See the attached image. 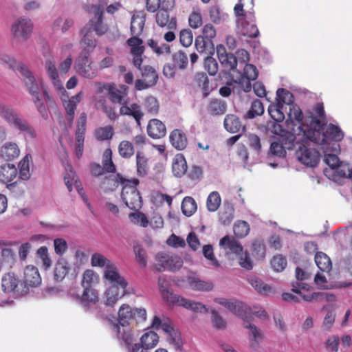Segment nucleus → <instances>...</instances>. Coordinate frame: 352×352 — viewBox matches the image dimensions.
<instances>
[{
    "label": "nucleus",
    "instance_id": "1",
    "mask_svg": "<svg viewBox=\"0 0 352 352\" xmlns=\"http://www.w3.org/2000/svg\"><path fill=\"white\" fill-rule=\"evenodd\" d=\"M0 62L20 74L26 90L33 98V102L37 111L44 120H47L49 118L48 108L54 104V101L44 87L42 80L37 78L25 65L17 62L8 55H1Z\"/></svg>",
    "mask_w": 352,
    "mask_h": 352
},
{
    "label": "nucleus",
    "instance_id": "2",
    "mask_svg": "<svg viewBox=\"0 0 352 352\" xmlns=\"http://www.w3.org/2000/svg\"><path fill=\"white\" fill-rule=\"evenodd\" d=\"M300 129L305 138L318 145L340 142L344 138V133L338 126L322 122L311 113L305 119Z\"/></svg>",
    "mask_w": 352,
    "mask_h": 352
},
{
    "label": "nucleus",
    "instance_id": "3",
    "mask_svg": "<svg viewBox=\"0 0 352 352\" xmlns=\"http://www.w3.org/2000/svg\"><path fill=\"white\" fill-rule=\"evenodd\" d=\"M129 87L126 85H121L116 87L113 85L107 93L109 100L113 104H120V115L132 117L138 126H141V120L144 116V113L141 107L138 103L129 104V98L128 96Z\"/></svg>",
    "mask_w": 352,
    "mask_h": 352
},
{
    "label": "nucleus",
    "instance_id": "4",
    "mask_svg": "<svg viewBox=\"0 0 352 352\" xmlns=\"http://www.w3.org/2000/svg\"><path fill=\"white\" fill-rule=\"evenodd\" d=\"M0 117L10 126L25 133L28 138H36V133L34 129L26 120L21 118L11 106L0 103Z\"/></svg>",
    "mask_w": 352,
    "mask_h": 352
},
{
    "label": "nucleus",
    "instance_id": "5",
    "mask_svg": "<svg viewBox=\"0 0 352 352\" xmlns=\"http://www.w3.org/2000/svg\"><path fill=\"white\" fill-rule=\"evenodd\" d=\"M120 183L123 185L121 192L122 201L131 210L138 211L142 206V197L137 189L139 180L135 178L130 180L121 178Z\"/></svg>",
    "mask_w": 352,
    "mask_h": 352
},
{
    "label": "nucleus",
    "instance_id": "6",
    "mask_svg": "<svg viewBox=\"0 0 352 352\" xmlns=\"http://www.w3.org/2000/svg\"><path fill=\"white\" fill-rule=\"evenodd\" d=\"M1 287L5 293L12 294L14 297H21L27 294L25 283L14 272L6 273L2 276Z\"/></svg>",
    "mask_w": 352,
    "mask_h": 352
},
{
    "label": "nucleus",
    "instance_id": "7",
    "mask_svg": "<svg viewBox=\"0 0 352 352\" xmlns=\"http://www.w3.org/2000/svg\"><path fill=\"white\" fill-rule=\"evenodd\" d=\"M90 53L88 50L84 49L80 53L75 63L76 72L84 78L92 79L97 76L98 71L92 65Z\"/></svg>",
    "mask_w": 352,
    "mask_h": 352
},
{
    "label": "nucleus",
    "instance_id": "8",
    "mask_svg": "<svg viewBox=\"0 0 352 352\" xmlns=\"http://www.w3.org/2000/svg\"><path fill=\"white\" fill-rule=\"evenodd\" d=\"M171 60L173 63H168L163 67V74L168 78H174L178 69L184 70L188 65V56L183 50L173 53Z\"/></svg>",
    "mask_w": 352,
    "mask_h": 352
},
{
    "label": "nucleus",
    "instance_id": "9",
    "mask_svg": "<svg viewBox=\"0 0 352 352\" xmlns=\"http://www.w3.org/2000/svg\"><path fill=\"white\" fill-rule=\"evenodd\" d=\"M155 260L157 261L155 267L158 271L163 270L175 271L183 265V261L179 256L166 252L157 253L155 256Z\"/></svg>",
    "mask_w": 352,
    "mask_h": 352
},
{
    "label": "nucleus",
    "instance_id": "10",
    "mask_svg": "<svg viewBox=\"0 0 352 352\" xmlns=\"http://www.w3.org/2000/svg\"><path fill=\"white\" fill-rule=\"evenodd\" d=\"M87 129V113L82 112L80 113L76 125L75 133L76 145L75 154L78 158H80L83 153L84 140Z\"/></svg>",
    "mask_w": 352,
    "mask_h": 352
},
{
    "label": "nucleus",
    "instance_id": "11",
    "mask_svg": "<svg viewBox=\"0 0 352 352\" xmlns=\"http://www.w3.org/2000/svg\"><path fill=\"white\" fill-rule=\"evenodd\" d=\"M33 30V23L31 20L21 17L12 25V32L16 38L26 41L30 36Z\"/></svg>",
    "mask_w": 352,
    "mask_h": 352
},
{
    "label": "nucleus",
    "instance_id": "12",
    "mask_svg": "<svg viewBox=\"0 0 352 352\" xmlns=\"http://www.w3.org/2000/svg\"><path fill=\"white\" fill-rule=\"evenodd\" d=\"M240 69V74L242 77L240 82H234V83L241 85L244 87L245 91H249L251 89L252 80L257 78L258 72L257 68L252 64L245 63L243 66H239Z\"/></svg>",
    "mask_w": 352,
    "mask_h": 352
},
{
    "label": "nucleus",
    "instance_id": "13",
    "mask_svg": "<svg viewBox=\"0 0 352 352\" xmlns=\"http://www.w3.org/2000/svg\"><path fill=\"white\" fill-rule=\"evenodd\" d=\"M296 154L299 161L307 166H316L320 160L318 151L305 146H300L297 151Z\"/></svg>",
    "mask_w": 352,
    "mask_h": 352
},
{
    "label": "nucleus",
    "instance_id": "14",
    "mask_svg": "<svg viewBox=\"0 0 352 352\" xmlns=\"http://www.w3.org/2000/svg\"><path fill=\"white\" fill-rule=\"evenodd\" d=\"M223 59L225 60L221 59L219 62L225 69H228L229 76L232 80L233 82H240L242 77L240 74V69H238L237 67L239 66L237 58L232 54H229L223 57Z\"/></svg>",
    "mask_w": 352,
    "mask_h": 352
},
{
    "label": "nucleus",
    "instance_id": "15",
    "mask_svg": "<svg viewBox=\"0 0 352 352\" xmlns=\"http://www.w3.org/2000/svg\"><path fill=\"white\" fill-rule=\"evenodd\" d=\"M215 301L226 307L234 314L241 318H245L247 313L250 311V307L240 301H230L226 298H218Z\"/></svg>",
    "mask_w": 352,
    "mask_h": 352
},
{
    "label": "nucleus",
    "instance_id": "16",
    "mask_svg": "<svg viewBox=\"0 0 352 352\" xmlns=\"http://www.w3.org/2000/svg\"><path fill=\"white\" fill-rule=\"evenodd\" d=\"M103 278L111 286L126 287L128 285L124 278L120 276L115 264L109 265L107 269H104Z\"/></svg>",
    "mask_w": 352,
    "mask_h": 352
},
{
    "label": "nucleus",
    "instance_id": "17",
    "mask_svg": "<svg viewBox=\"0 0 352 352\" xmlns=\"http://www.w3.org/2000/svg\"><path fill=\"white\" fill-rule=\"evenodd\" d=\"M27 287V294L30 287H36L41 283V277L37 267L33 265H28L23 272L21 279Z\"/></svg>",
    "mask_w": 352,
    "mask_h": 352
},
{
    "label": "nucleus",
    "instance_id": "18",
    "mask_svg": "<svg viewBox=\"0 0 352 352\" xmlns=\"http://www.w3.org/2000/svg\"><path fill=\"white\" fill-rule=\"evenodd\" d=\"M60 99L63 102V105L67 113V120L69 124H72L75 116V111L78 104L82 100V92H79L76 95L71 97L68 100H65L66 93H60Z\"/></svg>",
    "mask_w": 352,
    "mask_h": 352
},
{
    "label": "nucleus",
    "instance_id": "19",
    "mask_svg": "<svg viewBox=\"0 0 352 352\" xmlns=\"http://www.w3.org/2000/svg\"><path fill=\"white\" fill-rule=\"evenodd\" d=\"M157 25L165 29L177 30V19L175 16L170 15L169 12L158 10L155 14Z\"/></svg>",
    "mask_w": 352,
    "mask_h": 352
},
{
    "label": "nucleus",
    "instance_id": "20",
    "mask_svg": "<svg viewBox=\"0 0 352 352\" xmlns=\"http://www.w3.org/2000/svg\"><path fill=\"white\" fill-rule=\"evenodd\" d=\"M146 131L148 136L153 139H160L166 134L165 124L161 120L156 118L149 120Z\"/></svg>",
    "mask_w": 352,
    "mask_h": 352
},
{
    "label": "nucleus",
    "instance_id": "21",
    "mask_svg": "<svg viewBox=\"0 0 352 352\" xmlns=\"http://www.w3.org/2000/svg\"><path fill=\"white\" fill-rule=\"evenodd\" d=\"M45 66L47 69V74L57 91L59 93H66V91L59 78L55 62L52 60H46Z\"/></svg>",
    "mask_w": 352,
    "mask_h": 352
},
{
    "label": "nucleus",
    "instance_id": "22",
    "mask_svg": "<svg viewBox=\"0 0 352 352\" xmlns=\"http://www.w3.org/2000/svg\"><path fill=\"white\" fill-rule=\"evenodd\" d=\"M20 149L16 143L8 142L0 146V158L11 161L19 156Z\"/></svg>",
    "mask_w": 352,
    "mask_h": 352
},
{
    "label": "nucleus",
    "instance_id": "23",
    "mask_svg": "<svg viewBox=\"0 0 352 352\" xmlns=\"http://www.w3.org/2000/svg\"><path fill=\"white\" fill-rule=\"evenodd\" d=\"M128 294L126 287L110 286L105 292L106 305L113 306L117 301Z\"/></svg>",
    "mask_w": 352,
    "mask_h": 352
},
{
    "label": "nucleus",
    "instance_id": "24",
    "mask_svg": "<svg viewBox=\"0 0 352 352\" xmlns=\"http://www.w3.org/2000/svg\"><path fill=\"white\" fill-rule=\"evenodd\" d=\"M172 146L178 151L184 150L188 145L187 137L182 130H173L169 136Z\"/></svg>",
    "mask_w": 352,
    "mask_h": 352
},
{
    "label": "nucleus",
    "instance_id": "25",
    "mask_svg": "<svg viewBox=\"0 0 352 352\" xmlns=\"http://www.w3.org/2000/svg\"><path fill=\"white\" fill-rule=\"evenodd\" d=\"M313 115L312 112H308L305 116H303L302 111L297 104H292L289 107V111L288 113V120L287 122H291L294 125L297 124H300L298 126L300 131V126L303 123L305 119L310 114Z\"/></svg>",
    "mask_w": 352,
    "mask_h": 352
},
{
    "label": "nucleus",
    "instance_id": "26",
    "mask_svg": "<svg viewBox=\"0 0 352 352\" xmlns=\"http://www.w3.org/2000/svg\"><path fill=\"white\" fill-rule=\"evenodd\" d=\"M71 268L65 258H60L56 263L54 270V279L56 282H61L69 274Z\"/></svg>",
    "mask_w": 352,
    "mask_h": 352
},
{
    "label": "nucleus",
    "instance_id": "27",
    "mask_svg": "<svg viewBox=\"0 0 352 352\" xmlns=\"http://www.w3.org/2000/svg\"><path fill=\"white\" fill-rule=\"evenodd\" d=\"M18 171L13 164H6L0 166V182L9 183L12 182L17 175Z\"/></svg>",
    "mask_w": 352,
    "mask_h": 352
},
{
    "label": "nucleus",
    "instance_id": "28",
    "mask_svg": "<svg viewBox=\"0 0 352 352\" xmlns=\"http://www.w3.org/2000/svg\"><path fill=\"white\" fill-rule=\"evenodd\" d=\"M187 163L182 154H177L173 159L172 164V170L175 176L180 177L184 175L187 170Z\"/></svg>",
    "mask_w": 352,
    "mask_h": 352
},
{
    "label": "nucleus",
    "instance_id": "29",
    "mask_svg": "<svg viewBox=\"0 0 352 352\" xmlns=\"http://www.w3.org/2000/svg\"><path fill=\"white\" fill-rule=\"evenodd\" d=\"M136 168L137 175L143 177L146 176L149 170L148 160L146 155L141 151H138L136 154Z\"/></svg>",
    "mask_w": 352,
    "mask_h": 352
},
{
    "label": "nucleus",
    "instance_id": "30",
    "mask_svg": "<svg viewBox=\"0 0 352 352\" xmlns=\"http://www.w3.org/2000/svg\"><path fill=\"white\" fill-rule=\"evenodd\" d=\"M147 45L157 56H168L171 53V48L168 44L159 43L151 38L147 41Z\"/></svg>",
    "mask_w": 352,
    "mask_h": 352
},
{
    "label": "nucleus",
    "instance_id": "31",
    "mask_svg": "<svg viewBox=\"0 0 352 352\" xmlns=\"http://www.w3.org/2000/svg\"><path fill=\"white\" fill-rule=\"evenodd\" d=\"M140 345L146 350L155 347L159 342L158 335L152 331L146 332L140 338Z\"/></svg>",
    "mask_w": 352,
    "mask_h": 352
},
{
    "label": "nucleus",
    "instance_id": "32",
    "mask_svg": "<svg viewBox=\"0 0 352 352\" xmlns=\"http://www.w3.org/2000/svg\"><path fill=\"white\" fill-rule=\"evenodd\" d=\"M77 299L85 306H88L90 304H95L98 301V294L91 287L85 288L82 296H77Z\"/></svg>",
    "mask_w": 352,
    "mask_h": 352
},
{
    "label": "nucleus",
    "instance_id": "33",
    "mask_svg": "<svg viewBox=\"0 0 352 352\" xmlns=\"http://www.w3.org/2000/svg\"><path fill=\"white\" fill-rule=\"evenodd\" d=\"M225 129L230 133H236L241 129L242 124L239 118L234 114H228L224 118Z\"/></svg>",
    "mask_w": 352,
    "mask_h": 352
},
{
    "label": "nucleus",
    "instance_id": "34",
    "mask_svg": "<svg viewBox=\"0 0 352 352\" xmlns=\"http://www.w3.org/2000/svg\"><path fill=\"white\" fill-rule=\"evenodd\" d=\"M219 244L236 254H239L243 252L241 245L234 238H230L228 236L223 237L220 240Z\"/></svg>",
    "mask_w": 352,
    "mask_h": 352
},
{
    "label": "nucleus",
    "instance_id": "35",
    "mask_svg": "<svg viewBox=\"0 0 352 352\" xmlns=\"http://www.w3.org/2000/svg\"><path fill=\"white\" fill-rule=\"evenodd\" d=\"M315 263L322 272H329L332 269V263L329 257L322 252H316Z\"/></svg>",
    "mask_w": 352,
    "mask_h": 352
},
{
    "label": "nucleus",
    "instance_id": "36",
    "mask_svg": "<svg viewBox=\"0 0 352 352\" xmlns=\"http://www.w3.org/2000/svg\"><path fill=\"white\" fill-rule=\"evenodd\" d=\"M190 287L195 291L208 292L213 288V284L210 281L202 280L198 278L191 277L188 280Z\"/></svg>",
    "mask_w": 352,
    "mask_h": 352
},
{
    "label": "nucleus",
    "instance_id": "37",
    "mask_svg": "<svg viewBox=\"0 0 352 352\" xmlns=\"http://www.w3.org/2000/svg\"><path fill=\"white\" fill-rule=\"evenodd\" d=\"M226 104L223 100L212 99L208 106V111L212 116H220L226 113Z\"/></svg>",
    "mask_w": 352,
    "mask_h": 352
},
{
    "label": "nucleus",
    "instance_id": "38",
    "mask_svg": "<svg viewBox=\"0 0 352 352\" xmlns=\"http://www.w3.org/2000/svg\"><path fill=\"white\" fill-rule=\"evenodd\" d=\"M145 23V19L140 14H133L131 22V33L134 36L142 34Z\"/></svg>",
    "mask_w": 352,
    "mask_h": 352
},
{
    "label": "nucleus",
    "instance_id": "39",
    "mask_svg": "<svg viewBox=\"0 0 352 352\" xmlns=\"http://www.w3.org/2000/svg\"><path fill=\"white\" fill-rule=\"evenodd\" d=\"M91 27L94 31L99 35H103L108 30V26L103 22V14L102 12H98L96 15V18L90 21Z\"/></svg>",
    "mask_w": 352,
    "mask_h": 352
},
{
    "label": "nucleus",
    "instance_id": "40",
    "mask_svg": "<svg viewBox=\"0 0 352 352\" xmlns=\"http://www.w3.org/2000/svg\"><path fill=\"white\" fill-rule=\"evenodd\" d=\"M252 318L251 314V309L247 313V316L245 318H241L243 320V327L244 328L249 329L250 330V334L249 338H257L262 339V333L256 326L250 323V321Z\"/></svg>",
    "mask_w": 352,
    "mask_h": 352
},
{
    "label": "nucleus",
    "instance_id": "41",
    "mask_svg": "<svg viewBox=\"0 0 352 352\" xmlns=\"http://www.w3.org/2000/svg\"><path fill=\"white\" fill-rule=\"evenodd\" d=\"M283 104L280 102L276 104H271L268 107V112L271 118L276 122H280L285 119V114L283 112Z\"/></svg>",
    "mask_w": 352,
    "mask_h": 352
},
{
    "label": "nucleus",
    "instance_id": "42",
    "mask_svg": "<svg viewBox=\"0 0 352 352\" xmlns=\"http://www.w3.org/2000/svg\"><path fill=\"white\" fill-rule=\"evenodd\" d=\"M151 327L155 329H162L167 334L175 329L172 322L168 318L162 320L157 316L153 318Z\"/></svg>",
    "mask_w": 352,
    "mask_h": 352
},
{
    "label": "nucleus",
    "instance_id": "43",
    "mask_svg": "<svg viewBox=\"0 0 352 352\" xmlns=\"http://www.w3.org/2000/svg\"><path fill=\"white\" fill-rule=\"evenodd\" d=\"M142 77L152 86L157 84L158 80V74L152 66L145 65L142 67Z\"/></svg>",
    "mask_w": 352,
    "mask_h": 352
},
{
    "label": "nucleus",
    "instance_id": "44",
    "mask_svg": "<svg viewBox=\"0 0 352 352\" xmlns=\"http://www.w3.org/2000/svg\"><path fill=\"white\" fill-rule=\"evenodd\" d=\"M133 309L129 305L123 304L118 311V322L120 325L124 327L129 324L131 320Z\"/></svg>",
    "mask_w": 352,
    "mask_h": 352
},
{
    "label": "nucleus",
    "instance_id": "45",
    "mask_svg": "<svg viewBox=\"0 0 352 352\" xmlns=\"http://www.w3.org/2000/svg\"><path fill=\"white\" fill-rule=\"evenodd\" d=\"M113 128L111 125L101 126L95 130V137L98 141L110 140L113 136Z\"/></svg>",
    "mask_w": 352,
    "mask_h": 352
},
{
    "label": "nucleus",
    "instance_id": "46",
    "mask_svg": "<svg viewBox=\"0 0 352 352\" xmlns=\"http://www.w3.org/2000/svg\"><path fill=\"white\" fill-rule=\"evenodd\" d=\"M182 210L186 217L192 216L197 210V204L191 197H186L182 203Z\"/></svg>",
    "mask_w": 352,
    "mask_h": 352
},
{
    "label": "nucleus",
    "instance_id": "47",
    "mask_svg": "<svg viewBox=\"0 0 352 352\" xmlns=\"http://www.w3.org/2000/svg\"><path fill=\"white\" fill-rule=\"evenodd\" d=\"M263 113V104L259 100L256 99L252 101L250 109L244 116V118L252 119L258 116H261Z\"/></svg>",
    "mask_w": 352,
    "mask_h": 352
},
{
    "label": "nucleus",
    "instance_id": "48",
    "mask_svg": "<svg viewBox=\"0 0 352 352\" xmlns=\"http://www.w3.org/2000/svg\"><path fill=\"white\" fill-rule=\"evenodd\" d=\"M32 157L26 155L19 164V178L22 180H28L30 177V161Z\"/></svg>",
    "mask_w": 352,
    "mask_h": 352
},
{
    "label": "nucleus",
    "instance_id": "49",
    "mask_svg": "<svg viewBox=\"0 0 352 352\" xmlns=\"http://www.w3.org/2000/svg\"><path fill=\"white\" fill-rule=\"evenodd\" d=\"M179 306H182L186 309H191L195 312L207 313L208 311L206 307L201 302H193L184 298L180 299Z\"/></svg>",
    "mask_w": 352,
    "mask_h": 352
},
{
    "label": "nucleus",
    "instance_id": "50",
    "mask_svg": "<svg viewBox=\"0 0 352 352\" xmlns=\"http://www.w3.org/2000/svg\"><path fill=\"white\" fill-rule=\"evenodd\" d=\"M249 283L259 293L266 294L269 293L272 288L265 283L261 278L256 276H250L248 278Z\"/></svg>",
    "mask_w": 352,
    "mask_h": 352
},
{
    "label": "nucleus",
    "instance_id": "51",
    "mask_svg": "<svg viewBox=\"0 0 352 352\" xmlns=\"http://www.w3.org/2000/svg\"><path fill=\"white\" fill-rule=\"evenodd\" d=\"M118 152L122 157L126 159L130 158L134 155V146L131 142L123 140L119 144Z\"/></svg>",
    "mask_w": 352,
    "mask_h": 352
},
{
    "label": "nucleus",
    "instance_id": "52",
    "mask_svg": "<svg viewBox=\"0 0 352 352\" xmlns=\"http://www.w3.org/2000/svg\"><path fill=\"white\" fill-rule=\"evenodd\" d=\"M221 199L220 195L217 191L210 193L207 198L206 206L209 211L215 212L218 210L221 205Z\"/></svg>",
    "mask_w": 352,
    "mask_h": 352
},
{
    "label": "nucleus",
    "instance_id": "53",
    "mask_svg": "<svg viewBox=\"0 0 352 352\" xmlns=\"http://www.w3.org/2000/svg\"><path fill=\"white\" fill-rule=\"evenodd\" d=\"M143 106L146 111L151 115H155L159 111L160 107L158 101L152 96H147L144 98Z\"/></svg>",
    "mask_w": 352,
    "mask_h": 352
},
{
    "label": "nucleus",
    "instance_id": "54",
    "mask_svg": "<svg viewBox=\"0 0 352 352\" xmlns=\"http://www.w3.org/2000/svg\"><path fill=\"white\" fill-rule=\"evenodd\" d=\"M195 80L199 87L201 88L203 96L204 98L209 95V79L207 75L204 73H197L195 76Z\"/></svg>",
    "mask_w": 352,
    "mask_h": 352
},
{
    "label": "nucleus",
    "instance_id": "55",
    "mask_svg": "<svg viewBox=\"0 0 352 352\" xmlns=\"http://www.w3.org/2000/svg\"><path fill=\"white\" fill-rule=\"evenodd\" d=\"M250 226L245 221H237L233 227L235 236L238 238H243L250 232Z\"/></svg>",
    "mask_w": 352,
    "mask_h": 352
},
{
    "label": "nucleus",
    "instance_id": "56",
    "mask_svg": "<svg viewBox=\"0 0 352 352\" xmlns=\"http://www.w3.org/2000/svg\"><path fill=\"white\" fill-rule=\"evenodd\" d=\"M133 251L135 253V261L138 264L145 267L147 265V254L146 250L140 245H133Z\"/></svg>",
    "mask_w": 352,
    "mask_h": 352
},
{
    "label": "nucleus",
    "instance_id": "57",
    "mask_svg": "<svg viewBox=\"0 0 352 352\" xmlns=\"http://www.w3.org/2000/svg\"><path fill=\"white\" fill-rule=\"evenodd\" d=\"M91 265L94 267H104L107 269L109 265L113 263L104 256L99 253H95L91 256Z\"/></svg>",
    "mask_w": 352,
    "mask_h": 352
},
{
    "label": "nucleus",
    "instance_id": "58",
    "mask_svg": "<svg viewBox=\"0 0 352 352\" xmlns=\"http://www.w3.org/2000/svg\"><path fill=\"white\" fill-rule=\"evenodd\" d=\"M241 33L244 36L256 38L258 36L259 31L255 24L244 21L242 23Z\"/></svg>",
    "mask_w": 352,
    "mask_h": 352
},
{
    "label": "nucleus",
    "instance_id": "59",
    "mask_svg": "<svg viewBox=\"0 0 352 352\" xmlns=\"http://www.w3.org/2000/svg\"><path fill=\"white\" fill-rule=\"evenodd\" d=\"M277 97L279 99L278 102H280L283 104H286L292 106L294 104V98L293 94L283 88H280L276 91Z\"/></svg>",
    "mask_w": 352,
    "mask_h": 352
},
{
    "label": "nucleus",
    "instance_id": "60",
    "mask_svg": "<svg viewBox=\"0 0 352 352\" xmlns=\"http://www.w3.org/2000/svg\"><path fill=\"white\" fill-rule=\"evenodd\" d=\"M188 24L192 29H197L203 24L202 16L199 10H193L189 15Z\"/></svg>",
    "mask_w": 352,
    "mask_h": 352
},
{
    "label": "nucleus",
    "instance_id": "61",
    "mask_svg": "<svg viewBox=\"0 0 352 352\" xmlns=\"http://www.w3.org/2000/svg\"><path fill=\"white\" fill-rule=\"evenodd\" d=\"M193 41V34L189 29H182L179 32V42L185 47L190 46Z\"/></svg>",
    "mask_w": 352,
    "mask_h": 352
},
{
    "label": "nucleus",
    "instance_id": "62",
    "mask_svg": "<svg viewBox=\"0 0 352 352\" xmlns=\"http://www.w3.org/2000/svg\"><path fill=\"white\" fill-rule=\"evenodd\" d=\"M195 45L199 53H203L212 45V42L199 35L195 38Z\"/></svg>",
    "mask_w": 352,
    "mask_h": 352
},
{
    "label": "nucleus",
    "instance_id": "63",
    "mask_svg": "<svg viewBox=\"0 0 352 352\" xmlns=\"http://www.w3.org/2000/svg\"><path fill=\"white\" fill-rule=\"evenodd\" d=\"M287 260L285 256L278 254L273 257L271 265L276 272H282L287 266Z\"/></svg>",
    "mask_w": 352,
    "mask_h": 352
},
{
    "label": "nucleus",
    "instance_id": "64",
    "mask_svg": "<svg viewBox=\"0 0 352 352\" xmlns=\"http://www.w3.org/2000/svg\"><path fill=\"white\" fill-rule=\"evenodd\" d=\"M204 67L211 76L215 75L218 72V63L215 58L210 56L205 58Z\"/></svg>",
    "mask_w": 352,
    "mask_h": 352
}]
</instances>
